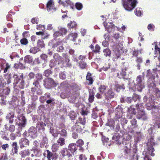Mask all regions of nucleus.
Wrapping results in <instances>:
<instances>
[{"label": "nucleus", "mask_w": 160, "mask_h": 160, "mask_svg": "<svg viewBox=\"0 0 160 160\" xmlns=\"http://www.w3.org/2000/svg\"><path fill=\"white\" fill-rule=\"evenodd\" d=\"M13 78H14V82L16 84H18L19 81L21 80V79L19 78L17 74L14 75Z\"/></svg>", "instance_id": "nucleus-52"}, {"label": "nucleus", "mask_w": 160, "mask_h": 160, "mask_svg": "<svg viewBox=\"0 0 160 160\" xmlns=\"http://www.w3.org/2000/svg\"><path fill=\"white\" fill-rule=\"evenodd\" d=\"M120 121L122 125H124L127 123L128 120L125 118H121L120 119Z\"/></svg>", "instance_id": "nucleus-51"}, {"label": "nucleus", "mask_w": 160, "mask_h": 160, "mask_svg": "<svg viewBox=\"0 0 160 160\" xmlns=\"http://www.w3.org/2000/svg\"><path fill=\"white\" fill-rule=\"evenodd\" d=\"M86 57L85 56L80 55L78 58L77 62H78L79 61H84L86 59Z\"/></svg>", "instance_id": "nucleus-46"}, {"label": "nucleus", "mask_w": 160, "mask_h": 160, "mask_svg": "<svg viewBox=\"0 0 160 160\" xmlns=\"http://www.w3.org/2000/svg\"><path fill=\"white\" fill-rule=\"evenodd\" d=\"M78 146L76 144L72 143H70L68 146V150L70 151L71 153L73 154L77 150Z\"/></svg>", "instance_id": "nucleus-10"}, {"label": "nucleus", "mask_w": 160, "mask_h": 160, "mask_svg": "<svg viewBox=\"0 0 160 160\" xmlns=\"http://www.w3.org/2000/svg\"><path fill=\"white\" fill-rule=\"evenodd\" d=\"M135 82L137 90L139 92H141L142 89L145 87L144 77L141 75L137 76Z\"/></svg>", "instance_id": "nucleus-4"}, {"label": "nucleus", "mask_w": 160, "mask_h": 160, "mask_svg": "<svg viewBox=\"0 0 160 160\" xmlns=\"http://www.w3.org/2000/svg\"><path fill=\"white\" fill-rule=\"evenodd\" d=\"M62 42L61 41H58L57 42L55 43L52 46V48H58L59 46L62 45Z\"/></svg>", "instance_id": "nucleus-60"}, {"label": "nucleus", "mask_w": 160, "mask_h": 160, "mask_svg": "<svg viewBox=\"0 0 160 160\" xmlns=\"http://www.w3.org/2000/svg\"><path fill=\"white\" fill-rule=\"evenodd\" d=\"M16 137L17 136L14 133H12L10 135V138L11 140H14Z\"/></svg>", "instance_id": "nucleus-63"}, {"label": "nucleus", "mask_w": 160, "mask_h": 160, "mask_svg": "<svg viewBox=\"0 0 160 160\" xmlns=\"http://www.w3.org/2000/svg\"><path fill=\"white\" fill-rule=\"evenodd\" d=\"M80 125H83L84 126V125L86 123V118L84 117L83 118L80 117L77 120L76 122Z\"/></svg>", "instance_id": "nucleus-20"}, {"label": "nucleus", "mask_w": 160, "mask_h": 160, "mask_svg": "<svg viewBox=\"0 0 160 160\" xmlns=\"http://www.w3.org/2000/svg\"><path fill=\"white\" fill-rule=\"evenodd\" d=\"M126 71V69L125 68L122 69V72L120 73V74L123 79L127 80L128 78L126 77L127 74Z\"/></svg>", "instance_id": "nucleus-36"}, {"label": "nucleus", "mask_w": 160, "mask_h": 160, "mask_svg": "<svg viewBox=\"0 0 160 160\" xmlns=\"http://www.w3.org/2000/svg\"><path fill=\"white\" fill-rule=\"evenodd\" d=\"M79 93L78 91L73 89L72 94L69 97L68 99L69 102L71 103H74L76 98L79 96Z\"/></svg>", "instance_id": "nucleus-7"}, {"label": "nucleus", "mask_w": 160, "mask_h": 160, "mask_svg": "<svg viewBox=\"0 0 160 160\" xmlns=\"http://www.w3.org/2000/svg\"><path fill=\"white\" fill-rule=\"evenodd\" d=\"M53 2L52 0H49L47 4V10L49 12L52 10L55 11L56 9L53 6Z\"/></svg>", "instance_id": "nucleus-14"}, {"label": "nucleus", "mask_w": 160, "mask_h": 160, "mask_svg": "<svg viewBox=\"0 0 160 160\" xmlns=\"http://www.w3.org/2000/svg\"><path fill=\"white\" fill-rule=\"evenodd\" d=\"M24 80L23 79H21L20 83L18 85V87H19L20 89H23L24 88Z\"/></svg>", "instance_id": "nucleus-54"}, {"label": "nucleus", "mask_w": 160, "mask_h": 160, "mask_svg": "<svg viewBox=\"0 0 160 160\" xmlns=\"http://www.w3.org/2000/svg\"><path fill=\"white\" fill-rule=\"evenodd\" d=\"M137 151V149L136 148H134L133 149V154L132 156L131 159L132 160H138V155L136 153Z\"/></svg>", "instance_id": "nucleus-29"}, {"label": "nucleus", "mask_w": 160, "mask_h": 160, "mask_svg": "<svg viewBox=\"0 0 160 160\" xmlns=\"http://www.w3.org/2000/svg\"><path fill=\"white\" fill-rule=\"evenodd\" d=\"M79 160H86L87 158L84 155L80 154L79 157Z\"/></svg>", "instance_id": "nucleus-64"}, {"label": "nucleus", "mask_w": 160, "mask_h": 160, "mask_svg": "<svg viewBox=\"0 0 160 160\" xmlns=\"http://www.w3.org/2000/svg\"><path fill=\"white\" fill-rule=\"evenodd\" d=\"M137 110L138 111L137 113L136 114L135 109V108H132L131 106L128 108L127 112L129 114H133L134 115L136 114V118L137 119H142L143 120H146L148 119V117L146 114L145 112L144 111V107L141 104L139 105L138 104L136 105Z\"/></svg>", "instance_id": "nucleus-2"}, {"label": "nucleus", "mask_w": 160, "mask_h": 160, "mask_svg": "<svg viewBox=\"0 0 160 160\" xmlns=\"http://www.w3.org/2000/svg\"><path fill=\"white\" fill-rule=\"evenodd\" d=\"M108 87L104 85H101L99 86L98 88V91L102 93H105V91L106 90L107 88Z\"/></svg>", "instance_id": "nucleus-27"}, {"label": "nucleus", "mask_w": 160, "mask_h": 160, "mask_svg": "<svg viewBox=\"0 0 160 160\" xmlns=\"http://www.w3.org/2000/svg\"><path fill=\"white\" fill-rule=\"evenodd\" d=\"M28 136H31V137L33 136L36 134L37 132V129L35 127H31L28 130Z\"/></svg>", "instance_id": "nucleus-18"}, {"label": "nucleus", "mask_w": 160, "mask_h": 160, "mask_svg": "<svg viewBox=\"0 0 160 160\" xmlns=\"http://www.w3.org/2000/svg\"><path fill=\"white\" fill-rule=\"evenodd\" d=\"M20 42L22 44L24 45L27 44L28 42L27 39L25 38H23L21 39Z\"/></svg>", "instance_id": "nucleus-48"}, {"label": "nucleus", "mask_w": 160, "mask_h": 160, "mask_svg": "<svg viewBox=\"0 0 160 160\" xmlns=\"http://www.w3.org/2000/svg\"><path fill=\"white\" fill-rule=\"evenodd\" d=\"M62 35H65L67 33L68 31L66 28H60L59 30Z\"/></svg>", "instance_id": "nucleus-43"}, {"label": "nucleus", "mask_w": 160, "mask_h": 160, "mask_svg": "<svg viewBox=\"0 0 160 160\" xmlns=\"http://www.w3.org/2000/svg\"><path fill=\"white\" fill-rule=\"evenodd\" d=\"M5 128L7 130H8L11 132H13L15 130V126L12 125H10L8 127H8L7 125H5Z\"/></svg>", "instance_id": "nucleus-34"}, {"label": "nucleus", "mask_w": 160, "mask_h": 160, "mask_svg": "<svg viewBox=\"0 0 160 160\" xmlns=\"http://www.w3.org/2000/svg\"><path fill=\"white\" fill-rule=\"evenodd\" d=\"M18 119L19 122L18 123L17 122V124L22 127H24L26 122V119L25 117L22 115L18 118Z\"/></svg>", "instance_id": "nucleus-12"}, {"label": "nucleus", "mask_w": 160, "mask_h": 160, "mask_svg": "<svg viewBox=\"0 0 160 160\" xmlns=\"http://www.w3.org/2000/svg\"><path fill=\"white\" fill-rule=\"evenodd\" d=\"M52 71L49 69L45 70L43 72V75L47 78H48L52 74Z\"/></svg>", "instance_id": "nucleus-28"}, {"label": "nucleus", "mask_w": 160, "mask_h": 160, "mask_svg": "<svg viewBox=\"0 0 160 160\" xmlns=\"http://www.w3.org/2000/svg\"><path fill=\"white\" fill-rule=\"evenodd\" d=\"M30 142L28 139L25 138H21L19 141L20 147L21 149H22L24 147H26L29 146Z\"/></svg>", "instance_id": "nucleus-9"}, {"label": "nucleus", "mask_w": 160, "mask_h": 160, "mask_svg": "<svg viewBox=\"0 0 160 160\" xmlns=\"http://www.w3.org/2000/svg\"><path fill=\"white\" fill-rule=\"evenodd\" d=\"M60 78L64 80L66 78V76L65 73L63 72H61L59 74Z\"/></svg>", "instance_id": "nucleus-58"}, {"label": "nucleus", "mask_w": 160, "mask_h": 160, "mask_svg": "<svg viewBox=\"0 0 160 160\" xmlns=\"http://www.w3.org/2000/svg\"><path fill=\"white\" fill-rule=\"evenodd\" d=\"M86 78L87 80L88 81V84L92 85L93 83L94 80L92 74L90 72H88Z\"/></svg>", "instance_id": "nucleus-17"}, {"label": "nucleus", "mask_w": 160, "mask_h": 160, "mask_svg": "<svg viewBox=\"0 0 160 160\" xmlns=\"http://www.w3.org/2000/svg\"><path fill=\"white\" fill-rule=\"evenodd\" d=\"M53 58L58 64L64 63L62 57L58 53H54L53 54Z\"/></svg>", "instance_id": "nucleus-11"}, {"label": "nucleus", "mask_w": 160, "mask_h": 160, "mask_svg": "<svg viewBox=\"0 0 160 160\" xmlns=\"http://www.w3.org/2000/svg\"><path fill=\"white\" fill-rule=\"evenodd\" d=\"M12 152L13 154H17L18 152V147L17 145V143L16 142H14L12 144Z\"/></svg>", "instance_id": "nucleus-19"}, {"label": "nucleus", "mask_w": 160, "mask_h": 160, "mask_svg": "<svg viewBox=\"0 0 160 160\" xmlns=\"http://www.w3.org/2000/svg\"><path fill=\"white\" fill-rule=\"evenodd\" d=\"M158 143L154 140V136L151 135L148 138L147 145V150L148 152L144 151L142 153L144 155L143 158L144 160H152L150 156V153L151 152L150 155L152 156H154L155 155L153 152L154 150L153 147L155 144Z\"/></svg>", "instance_id": "nucleus-1"}, {"label": "nucleus", "mask_w": 160, "mask_h": 160, "mask_svg": "<svg viewBox=\"0 0 160 160\" xmlns=\"http://www.w3.org/2000/svg\"><path fill=\"white\" fill-rule=\"evenodd\" d=\"M65 140L62 138H60L57 140V142L61 146L65 144Z\"/></svg>", "instance_id": "nucleus-41"}, {"label": "nucleus", "mask_w": 160, "mask_h": 160, "mask_svg": "<svg viewBox=\"0 0 160 160\" xmlns=\"http://www.w3.org/2000/svg\"><path fill=\"white\" fill-rule=\"evenodd\" d=\"M61 153L63 157H68V158H70L72 157L71 153L66 148H63L61 151Z\"/></svg>", "instance_id": "nucleus-13"}, {"label": "nucleus", "mask_w": 160, "mask_h": 160, "mask_svg": "<svg viewBox=\"0 0 160 160\" xmlns=\"http://www.w3.org/2000/svg\"><path fill=\"white\" fill-rule=\"evenodd\" d=\"M46 125V124L42 122H38L36 124V127L38 130L44 131Z\"/></svg>", "instance_id": "nucleus-16"}, {"label": "nucleus", "mask_w": 160, "mask_h": 160, "mask_svg": "<svg viewBox=\"0 0 160 160\" xmlns=\"http://www.w3.org/2000/svg\"><path fill=\"white\" fill-rule=\"evenodd\" d=\"M104 55L106 57H110L111 54V51L108 48L104 49L103 51Z\"/></svg>", "instance_id": "nucleus-37"}, {"label": "nucleus", "mask_w": 160, "mask_h": 160, "mask_svg": "<svg viewBox=\"0 0 160 160\" xmlns=\"http://www.w3.org/2000/svg\"><path fill=\"white\" fill-rule=\"evenodd\" d=\"M46 152L47 153V157L48 160H50L51 159L53 160L57 158L56 153H52L48 150H47Z\"/></svg>", "instance_id": "nucleus-15"}, {"label": "nucleus", "mask_w": 160, "mask_h": 160, "mask_svg": "<svg viewBox=\"0 0 160 160\" xmlns=\"http://www.w3.org/2000/svg\"><path fill=\"white\" fill-rule=\"evenodd\" d=\"M59 134L62 137H67L68 135V132L66 130L64 129H62L59 131Z\"/></svg>", "instance_id": "nucleus-35"}, {"label": "nucleus", "mask_w": 160, "mask_h": 160, "mask_svg": "<svg viewBox=\"0 0 160 160\" xmlns=\"http://www.w3.org/2000/svg\"><path fill=\"white\" fill-rule=\"evenodd\" d=\"M7 117V118L8 119L10 123H12L13 122V118L14 117L13 114L11 115V113H9Z\"/></svg>", "instance_id": "nucleus-44"}, {"label": "nucleus", "mask_w": 160, "mask_h": 160, "mask_svg": "<svg viewBox=\"0 0 160 160\" xmlns=\"http://www.w3.org/2000/svg\"><path fill=\"white\" fill-rule=\"evenodd\" d=\"M131 144H130L129 146H125L123 148L124 152L125 154H127L128 155H129L131 152Z\"/></svg>", "instance_id": "nucleus-25"}, {"label": "nucleus", "mask_w": 160, "mask_h": 160, "mask_svg": "<svg viewBox=\"0 0 160 160\" xmlns=\"http://www.w3.org/2000/svg\"><path fill=\"white\" fill-rule=\"evenodd\" d=\"M125 89V86L124 84H122V85L116 84L115 85V89L117 92H119L122 89L124 90Z\"/></svg>", "instance_id": "nucleus-21"}, {"label": "nucleus", "mask_w": 160, "mask_h": 160, "mask_svg": "<svg viewBox=\"0 0 160 160\" xmlns=\"http://www.w3.org/2000/svg\"><path fill=\"white\" fill-rule=\"evenodd\" d=\"M24 61L25 62L30 63L32 62V58L30 55H27L24 58Z\"/></svg>", "instance_id": "nucleus-30"}, {"label": "nucleus", "mask_w": 160, "mask_h": 160, "mask_svg": "<svg viewBox=\"0 0 160 160\" xmlns=\"http://www.w3.org/2000/svg\"><path fill=\"white\" fill-rule=\"evenodd\" d=\"M66 3L68 5H69L71 8L74 9V5L73 3L70 0H66Z\"/></svg>", "instance_id": "nucleus-56"}, {"label": "nucleus", "mask_w": 160, "mask_h": 160, "mask_svg": "<svg viewBox=\"0 0 160 160\" xmlns=\"http://www.w3.org/2000/svg\"><path fill=\"white\" fill-rule=\"evenodd\" d=\"M100 47L98 44L96 45L95 48L93 50V52L95 53H99L100 52Z\"/></svg>", "instance_id": "nucleus-42"}, {"label": "nucleus", "mask_w": 160, "mask_h": 160, "mask_svg": "<svg viewBox=\"0 0 160 160\" xmlns=\"http://www.w3.org/2000/svg\"><path fill=\"white\" fill-rule=\"evenodd\" d=\"M43 82L45 87L48 89H50L57 85L54 79L50 78H45Z\"/></svg>", "instance_id": "nucleus-5"}, {"label": "nucleus", "mask_w": 160, "mask_h": 160, "mask_svg": "<svg viewBox=\"0 0 160 160\" xmlns=\"http://www.w3.org/2000/svg\"><path fill=\"white\" fill-rule=\"evenodd\" d=\"M59 147L57 143H55L53 144L52 147V151L53 152H56L58 150Z\"/></svg>", "instance_id": "nucleus-38"}, {"label": "nucleus", "mask_w": 160, "mask_h": 160, "mask_svg": "<svg viewBox=\"0 0 160 160\" xmlns=\"http://www.w3.org/2000/svg\"><path fill=\"white\" fill-rule=\"evenodd\" d=\"M131 124L132 126H134V127H137V121L135 118H133L130 121Z\"/></svg>", "instance_id": "nucleus-55"}, {"label": "nucleus", "mask_w": 160, "mask_h": 160, "mask_svg": "<svg viewBox=\"0 0 160 160\" xmlns=\"http://www.w3.org/2000/svg\"><path fill=\"white\" fill-rule=\"evenodd\" d=\"M95 93L93 91L89 92L88 101L89 102L92 103L94 101V99Z\"/></svg>", "instance_id": "nucleus-23"}, {"label": "nucleus", "mask_w": 160, "mask_h": 160, "mask_svg": "<svg viewBox=\"0 0 160 160\" xmlns=\"http://www.w3.org/2000/svg\"><path fill=\"white\" fill-rule=\"evenodd\" d=\"M72 137L74 139H76L78 138V134L75 132H73L72 134Z\"/></svg>", "instance_id": "nucleus-62"}, {"label": "nucleus", "mask_w": 160, "mask_h": 160, "mask_svg": "<svg viewBox=\"0 0 160 160\" xmlns=\"http://www.w3.org/2000/svg\"><path fill=\"white\" fill-rule=\"evenodd\" d=\"M77 23L74 21H70L69 23L68 24L67 27L69 28H76Z\"/></svg>", "instance_id": "nucleus-31"}, {"label": "nucleus", "mask_w": 160, "mask_h": 160, "mask_svg": "<svg viewBox=\"0 0 160 160\" xmlns=\"http://www.w3.org/2000/svg\"><path fill=\"white\" fill-rule=\"evenodd\" d=\"M154 127H157L158 128H160V118L157 117L154 120Z\"/></svg>", "instance_id": "nucleus-32"}, {"label": "nucleus", "mask_w": 160, "mask_h": 160, "mask_svg": "<svg viewBox=\"0 0 160 160\" xmlns=\"http://www.w3.org/2000/svg\"><path fill=\"white\" fill-rule=\"evenodd\" d=\"M35 78L36 80L41 81L43 78L42 75L39 73H37L35 75Z\"/></svg>", "instance_id": "nucleus-45"}, {"label": "nucleus", "mask_w": 160, "mask_h": 160, "mask_svg": "<svg viewBox=\"0 0 160 160\" xmlns=\"http://www.w3.org/2000/svg\"><path fill=\"white\" fill-rule=\"evenodd\" d=\"M69 37L71 36V39L73 41H75L77 37V35L76 33H72L69 35Z\"/></svg>", "instance_id": "nucleus-49"}, {"label": "nucleus", "mask_w": 160, "mask_h": 160, "mask_svg": "<svg viewBox=\"0 0 160 160\" xmlns=\"http://www.w3.org/2000/svg\"><path fill=\"white\" fill-rule=\"evenodd\" d=\"M30 154V151L29 149L22 150L20 153V154L22 158H25L27 156H28Z\"/></svg>", "instance_id": "nucleus-24"}, {"label": "nucleus", "mask_w": 160, "mask_h": 160, "mask_svg": "<svg viewBox=\"0 0 160 160\" xmlns=\"http://www.w3.org/2000/svg\"><path fill=\"white\" fill-rule=\"evenodd\" d=\"M139 51L138 50H136V49H134V50L132 52V57H137L138 53Z\"/></svg>", "instance_id": "nucleus-59"}, {"label": "nucleus", "mask_w": 160, "mask_h": 160, "mask_svg": "<svg viewBox=\"0 0 160 160\" xmlns=\"http://www.w3.org/2000/svg\"><path fill=\"white\" fill-rule=\"evenodd\" d=\"M77 143V145L78 146V147H81L84 144V142L81 139H79L76 142Z\"/></svg>", "instance_id": "nucleus-50"}, {"label": "nucleus", "mask_w": 160, "mask_h": 160, "mask_svg": "<svg viewBox=\"0 0 160 160\" xmlns=\"http://www.w3.org/2000/svg\"><path fill=\"white\" fill-rule=\"evenodd\" d=\"M79 67L82 69H86L87 67V63L84 61H79L78 62Z\"/></svg>", "instance_id": "nucleus-26"}, {"label": "nucleus", "mask_w": 160, "mask_h": 160, "mask_svg": "<svg viewBox=\"0 0 160 160\" xmlns=\"http://www.w3.org/2000/svg\"><path fill=\"white\" fill-rule=\"evenodd\" d=\"M38 46L39 48H42L45 47V44L43 40L42 39L38 40L37 42Z\"/></svg>", "instance_id": "nucleus-40"}, {"label": "nucleus", "mask_w": 160, "mask_h": 160, "mask_svg": "<svg viewBox=\"0 0 160 160\" xmlns=\"http://www.w3.org/2000/svg\"><path fill=\"white\" fill-rule=\"evenodd\" d=\"M8 158L6 153H3L1 156L0 158V160H8Z\"/></svg>", "instance_id": "nucleus-53"}, {"label": "nucleus", "mask_w": 160, "mask_h": 160, "mask_svg": "<svg viewBox=\"0 0 160 160\" xmlns=\"http://www.w3.org/2000/svg\"><path fill=\"white\" fill-rule=\"evenodd\" d=\"M62 36L59 31H56L54 32L53 34V36L55 38H57L58 37Z\"/></svg>", "instance_id": "nucleus-61"}, {"label": "nucleus", "mask_w": 160, "mask_h": 160, "mask_svg": "<svg viewBox=\"0 0 160 160\" xmlns=\"http://www.w3.org/2000/svg\"><path fill=\"white\" fill-rule=\"evenodd\" d=\"M132 99V100H133L134 101V102H135L137 100H140V98L139 95L134 94L133 95Z\"/></svg>", "instance_id": "nucleus-47"}, {"label": "nucleus", "mask_w": 160, "mask_h": 160, "mask_svg": "<svg viewBox=\"0 0 160 160\" xmlns=\"http://www.w3.org/2000/svg\"><path fill=\"white\" fill-rule=\"evenodd\" d=\"M105 98L107 100H110L113 98L115 96V93L112 88L109 89L104 93Z\"/></svg>", "instance_id": "nucleus-8"}, {"label": "nucleus", "mask_w": 160, "mask_h": 160, "mask_svg": "<svg viewBox=\"0 0 160 160\" xmlns=\"http://www.w3.org/2000/svg\"><path fill=\"white\" fill-rule=\"evenodd\" d=\"M84 126L83 125H80L78 123H75V124L72 127L71 130L73 132H75L79 133H84Z\"/></svg>", "instance_id": "nucleus-6"}, {"label": "nucleus", "mask_w": 160, "mask_h": 160, "mask_svg": "<svg viewBox=\"0 0 160 160\" xmlns=\"http://www.w3.org/2000/svg\"><path fill=\"white\" fill-rule=\"evenodd\" d=\"M62 56L64 59V62H68L69 61V59L67 53H63Z\"/></svg>", "instance_id": "nucleus-57"}, {"label": "nucleus", "mask_w": 160, "mask_h": 160, "mask_svg": "<svg viewBox=\"0 0 160 160\" xmlns=\"http://www.w3.org/2000/svg\"><path fill=\"white\" fill-rule=\"evenodd\" d=\"M75 7L78 10L80 11L83 8L82 4L80 2H76L75 4Z\"/></svg>", "instance_id": "nucleus-39"}, {"label": "nucleus", "mask_w": 160, "mask_h": 160, "mask_svg": "<svg viewBox=\"0 0 160 160\" xmlns=\"http://www.w3.org/2000/svg\"><path fill=\"white\" fill-rule=\"evenodd\" d=\"M138 3L136 0H122V4L126 10L130 11L136 6Z\"/></svg>", "instance_id": "nucleus-3"}, {"label": "nucleus", "mask_w": 160, "mask_h": 160, "mask_svg": "<svg viewBox=\"0 0 160 160\" xmlns=\"http://www.w3.org/2000/svg\"><path fill=\"white\" fill-rule=\"evenodd\" d=\"M120 135L118 133H116L112 137V139L116 141L117 143L119 144L121 143L120 142Z\"/></svg>", "instance_id": "nucleus-22"}, {"label": "nucleus", "mask_w": 160, "mask_h": 160, "mask_svg": "<svg viewBox=\"0 0 160 160\" xmlns=\"http://www.w3.org/2000/svg\"><path fill=\"white\" fill-rule=\"evenodd\" d=\"M114 121L112 119H110L108 120V122L106 123V125L110 127H113L114 126Z\"/></svg>", "instance_id": "nucleus-33"}]
</instances>
